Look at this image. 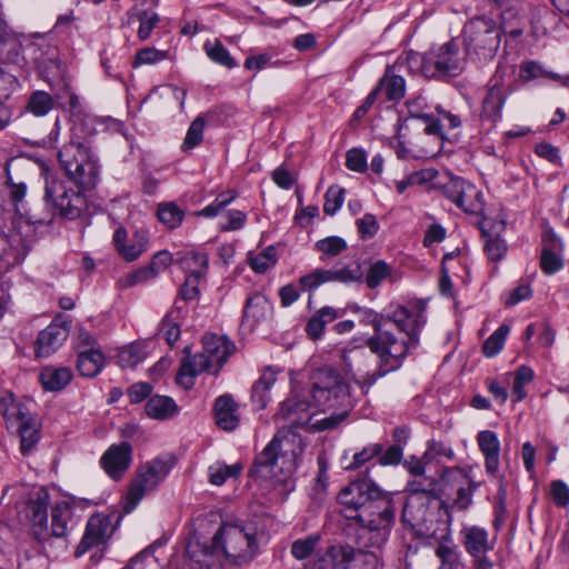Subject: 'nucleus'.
<instances>
[{
	"instance_id": "21",
	"label": "nucleus",
	"mask_w": 569,
	"mask_h": 569,
	"mask_svg": "<svg viewBox=\"0 0 569 569\" xmlns=\"http://www.w3.org/2000/svg\"><path fill=\"white\" fill-rule=\"evenodd\" d=\"M113 243L118 253L126 261H133L147 250L149 243L148 232L140 229L129 237L127 230L120 227L113 233Z\"/></svg>"
},
{
	"instance_id": "47",
	"label": "nucleus",
	"mask_w": 569,
	"mask_h": 569,
	"mask_svg": "<svg viewBox=\"0 0 569 569\" xmlns=\"http://www.w3.org/2000/svg\"><path fill=\"white\" fill-rule=\"evenodd\" d=\"M242 470L240 463L226 465L217 461L209 467V481L214 486L223 485L228 479L237 478Z\"/></svg>"
},
{
	"instance_id": "4",
	"label": "nucleus",
	"mask_w": 569,
	"mask_h": 569,
	"mask_svg": "<svg viewBox=\"0 0 569 569\" xmlns=\"http://www.w3.org/2000/svg\"><path fill=\"white\" fill-rule=\"evenodd\" d=\"M212 539L216 550L230 563H248L259 551L258 528L253 522L223 523Z\"/></svg>"
},
{
	"instance_id": "59",
	"label": "nucleus",
	"mask_w": 569,
	"mask_h": 569,
	"mask_svg": "<svg viewBox=\"0 0 569 569\" xmlns=\"http://www.w3.org/2000/svg\"><path fill=\"white\" fill-rule=\"evenodd\" d=\"M485 251L488 258L492 261L500 260L507 251L505 241L498 237L489 233H483Z\"/></svg>"
},
{
	"instance_id": "62",
	"label": "nucleus",
	"mask_w": 569,
	"mask_h": 569,
	"mask_svg": "<svg viewBox=\"0 0 569 569\" xmlns=\"http://www.w3.org/2000/svg\"><path fill=\"white\" fill-rule=\"evenodd\" d=\"M224 218L227 222L221 224L220 229L222 231L240 230L244 227L247 221L246 212L236 209L228 210Z\"/></svg>"
},
{
	"instance_id": "13",
	"label": "nucleus",
	"mask_w": 569,
	"mask_h": 569,
	"mask_svg": "<svg viewBox=\"0 0 569 569\" xmlns=\"http://www.w3.org/2000/svg\"><path fill=\"white\" fill-rule=\"evenodd\" d=\"M396 508L391 498L381 495L373 499L368 507L363 508L357 515H348V518L356 519L363 528L371 531L390 528L395 521Z\"/></svg>"
},
{
	"instance_id": "6",
	"label": "nucleus",
	"mask_w": 569,
	"mask_h": 569,
	"mask_svg": "<svg viewBox=\"0 0 569 569\" xmlns=\"http://www.w3.org/2000/svg\"><path fill=\"white\" fill-rule=\"evenodd\" d=\"M502 30L492 19L477 17L463 27L467 56L472 62L483 64L491 61L500 47Z\"/></svg>"
},
{
	"instance_id": "5",
	"label": "nucleus",
	"mask_w": 569,
	"mask_h": 569,
	"mask_svg": "<svg viewBox=\"0 0 569 569\" xmlns=\"http://www.w3.org/2000/svg\"><path fill=\"white\" fill-rule=\"evenodd\" d=\"M82 188L72 180L48 177L43 196L48 213L42 218L50 219V221L46 223H50L56 214L70 220L79 218L87 209V199Z\"/></svg>"
},
{
	"instance_id": "10",
	"label": "nucleus",
	"mask_w": 569,
	"mask_h": 569,
	"mask_svg": "<svg viewBox=\"0 0 569 569\" xmlns=\"http://www.w3.org/2000/svg\"><path fill=\"white\" fill-rule=\"evenodd\" d=\"M440 488V480L437 481L433 477H415L407 483V489L410 492L405 506L403 518L411 517L413 520H422L425 518V510H422L423 502H431L438 498Z\"/></svg>"
},
{
	"instance_id": "46",
	"label": "nucleus",
	"mask_w": 569,
	"mask_h": 569,
	"mask_svg": "<svg viewBox=\"0 0 569 569\" xmlns=\"http://www.w3.org/2000/svg\"><path fill=\"white\" fill-rule=\"evenodd\" d=\"M320 539L319 535L312 533L305 538L295 540L290 548L291 556L299 561L307 560L318 551L317 547Z\"/></svg>"
},
{
	"instance_id": "28",
	"label": "nucleus",
	"mask_w": 569,
	"mask_h": 569,
	"mask_svg": "<svg viewBox=\"0 0 569 569\" xmlns=\"http://www.w3.org/2000/svg\"><path fill=\"white\" fill-rule=\"evenodd\" d=\"M273 306L271 301L263 295L254 292L250 295L246 301L243 310V323L249 328L266 322L271 319Z\"/></svg>"
},
{
	"instance_id": "32",
	"label": "nucleus",
	"mask_w": 569,
	"mask_h": 569,
	"mask_svg": "<svg viewBox=\"0 0 569 569\" xmlns=\"http://www.w3.org/2000/svg\"><path fill=\"white\" fill-rule=\"evenodd\" d=\"M214 418L219 428L232 431L239 425L238 403L229 395L220 396L214 401Z\"/></svg>"
},
{
	"instance_id": "20",
	"label": "nucleus",
	"mask_w": 569,
	"mask_h": 569,
	"mask_svg": "<svg viewBox=\"0 0 569 569\" xmlns=\"http://www.w3.org/2000/svg\"><path fill=\"white\" fill-rule=\"evenodd\" d=\"M132 460V447L123 441L112 445L102 455L100 465L106 473L113 480H119L129 469Z\"/></svg>"
},
{
	"instance_id": "37",
	"label": "nucleus",
	"mask_w": 569,
	"mask_h": 569,
	"mask_svg": "<svg viewBox=\"0 0 569 569\" xmlns=\"http://www.w3.org/2000/svg\"><path fill=\"white\" fill-rule=\"evenodd\" d=\"M104 355L101 348L80 349L77 360V369L81 376L96 377L104 366Z\"/></svg>"
},
{
	"instance_id": "56",
	"label": "nucleus",
	"mask_w": 569,
	"mask_h": 569,
	"mask_svg": "<svg viewBox=\"0 0 569 569\" xmlns=\"http://www.w3.org/2000/svg\"><path fill=\"white\" fill-rule=\"evenodd\" d=\"M437 458H447L448 460H453V449L442 441L430 440L427 443V450L425 451L422 459H425L426 462H430Z\"/></svg>"
},
{
	"instance_id": "49",
	"label": "nucleus",
	"mask_w": 569,
	"mask_h": 569,
	"mask_svg": "<svg viewBox=\"0 0 569 569\" xmlns=\"http://www.w3.org/2000/svg\"><path fill=\"white\" fill-rule=\"evenodd\" d=\"M146 358L144 349L138 343L123 347L118 355V362L122 368H133Z\"/></svg>"
},
{
	"instance_id": "60",
	"label": "nucleus",
	"mask_w": 569,
	"mask_h": 569,
	"mask_svg": "<svg viewBox=\"0 0 569 569\" xmlns=\"http://www.w3.org/2000/svg\"><path fill=\"white\" fill-rule=\"evenodd\" d=\"M139 21L138 37L140 40H147L158 24L159 16L154 12L142 11L139 14Z\"/></svg>"
},
{
	"instance_id": "16",
	"label": "nucleus",
	"mask_w": 569,
	"mask_h": 569,
	"mask_svg": "<svg viewBox=\"0 0 569 569\" xmlns=\"http://www.w3.org/2000/svg\"><path fill=\"white\" fill-rule=\"evenodd\" d=\"M113 532L111 519L97 513L89 518L83 537L74 550L77 558L82 557L92 548L102 549Z\"/></svg>"
},
{
	"instance_id": "19",
	"label": "nucleus",
	"mask_w": 569,
	"mask_h": 569,
	"mask_svg": "<svg viewBox=\"0 0 569 569\" xmlns=\"http://www.w3.org/2000/svg\"><path fill=\"white\" fill-rule=\"evenodd\" d=\"M69 336V321L62 317L56 318L49 326L41 330L36 342L38 357H49L56 352Z\"/></svg>"
},
{
	"instance_id": "63",
	"label": "nucleus",
	"mask_w": 569,
	"mask_h": 569,
	"mask_svg": "<svg viewBox=\"0 0 569 569\" xmlns=\"http://www.w3.org/2000/svg\"><path fill=\"white\" fill-rule=\"evenodd\" d=\"M549 495L558 507L569 505V487L562 480L551 482Z\"/></svg>"
},
{
	"instance_id": "9",
	"label": "nucleus",
	"mask_w": 569,
	"mask_h": 569,
	"mask_svg": "<svg viewBox=\"0 0 569 569\" xmlns=\"http://www.w3.org/2000/svg\"><path fill=\"white\" fill-rule=\"evenodd\" d=\"M172 463L156 458L140 468L127 493L126 511L130 512L148 492L154 490L169 475Z\"/></svg>"
},
{
	"instance_id": "57",
	"label": "nucleus",
	"mask_w": 569,
	"mask_h": 569,
	"mask_svg": "<svg viewBox=\"0 0 569 569\" xmlns=\"http://www.w3.org/2000/svg\"><path fill=\"white\" fill-rule=\"evenodd\" d=\"M345 200V189L338 186H331L328 188L325 194L323 211L333 216L342 206Z\"/></svg>"
},
{
	"instance_id": "40",
	"label": "nucleus",
	"mask_w": 569,
	"mask_h": 569,
	"mask_svg": "<svg viewBox=\"0 0 569 569\" xmlns=\"http://www.w3.org/2000/svg\"><path fill=\"white\" fill-rule=\"evenodd\" d=\"M339 317L337 309L332 307H323L318 310L307 322L306 331L312 339H318L322 336L325 328Z\"/></svg>"
},
{
	"instance_id": "3",
	"label": "nucleus",
	"mask_w": 569,
	"mask_h": 569,
	"mask_svg": "<svg viewBox=\"0 0 569 569\" xmlns=\"http://www.w3.org/2000/svg\"><path fill=\"white\" fill-rule=\"evenodd\" d=\"M88 124L87 120L74 124L72 138L59 150L58 160L69 180L90 189L98 183L100 166L90 146L79 137Z\"/></svg>"
},
{
	"instance_id": "48",
	"label": "nucleus",
	"mask_w": 569,
	"mask_h": 569,
	"mask_svg": "<svg viewBox=\"0 0 569 569\" xmlns=\"http://www.w3.org/2000/svg\"><path fill=\"white\" fill-rule=\"evenodd\" d=\"M54 106V99L48 92L39 90L30 96L26 110L34 117H44Z\"/></svg>"
},
{
	"instance_id": "41",
	"label": "nucleus",
	"mask_w": 569,
	"mask_h": 569,
	"mask_svg": "<svg viewBox=\"0 0 569 569\" xmlns=\"http://www.w3.org/2000/svg\"><path fill=\"white\" fill-rule=\"evenodd\" d=\"M71 519V509L64 503H57L51 508L50 538H63L68 533V523Z\"/></svg>"
},
{
	"instance_id": "55",
	"label": "nucleus",
	"mask_w": 569,
	"mask_h": 569,
	"mask_svg": "<svg viewBox=\"0 0 569 569\" xmlns=\"http://www.w3.org/2000/svg\"><path fill=\"white\" fill-rule=\"evenodd\" d=\"M533 370L529 367L521 366L515 373L512 382V393L516 401H521L526 398L527 393L525 386L532 381Z\"/></svg>"
},
{
	"instance_id": "30",
	"label": "nucleus",
	"mask_w": 569,
	"mask_h": 569,
	"mask_svg": "<svg viewBox=\"0 0 569 569\" xmlns=\"http://www.w3.org/2000/svg\"><path fill=\"white\" fill-rule=\"evenodd\" d=\"M477 445L485 457L487 473L491 476L496 475L500 465V441L497 433L491 430L478 432Z\"/></svg>"
},
{
	"instance_id": "8",
	"label": "nucleus",
	"mask_w": 569,
	"mask_h": 569,
	"mask_svg": "<svg viewBox=\"0 0 569 569\" xmlns=\"http://www.w3.org/2000/svg\"><path fill=\"white\" fill-rule=\"evenodd\" d=\"M467 57L456 41H449L422 57L421 72L427 78L457 77L463 72Z\"/></svg>"
},
{
	"instance_id": "36",
	"label": "nucleus",
	"mask_w": 569,
	"mask_h": 569,
	"mask_svg": "<svg viewBox=\"0 0 569 569\" xmlns=\"http://www.w3.org/2000/svg\"><path fill=\"white\" fill-rule=\"evenodd\" d=\"M20 438V450L23 455H29L40 441V422L34 415L23 420L14 427Z\"/></svg>"
},
{
	"instance_id": "51",
	"label": "nucleus",
	"mask_w": 569,
	"mask_h": 569,
	"mask_svg": "<svg viewBox=\"0 0 569 569\" xmlns=\"http://www.w3.org/2000/svg\"><path fill=\"white\" fill-rule=\"evenodd\" d=\"M206 121L202 117H197L190 124L184 140L181 144L182 151H189L199 146L203 139Z\"/></svg>"
},
{
	"instance_id": "15",
	"label": "nucleus",
	"mask_w": 569,
	"mask_h": 569,
	"mask_svg": "<svg viewBox=\"0 0 569 569\" xmlns=\"http://www.w3.org/2000/svg\"><path fill=\"white\" fill-rule=\"evenodd\" d=\"M363 271L360 264L347 266L332 269H316L312 272L300 277L299 284L303 291H313L321 284L330 281L341 283L361 282Z\"/></svg>"
},
{
	"instance_id": "29",
	"label": "nucleus",
	"mask_w": 569,
	"mask_h": 569,
	"mask_svg": "<svg viewBox=\"0 0 569 569\" xmlns=\"http://www.w3.org/2000/svg\"><path fill=\"white\" fill-rule=\"evenodd\" d=\"M190 569H219L221 552L216 550L213 540L210 546L190 542L187 548Z\"/></svg>"
},
{
	"instance_id": "14",
	"label": "nucleus",
	"mask_w": 569,
	"mask_h": 569,
	"mask_svg": "<svg viewBox=\"0 0 569 569\" xmlns=\"http://www.w3.org/2000/svg\"><path fill=\"white\" fill-rule=\"evenodd\" d=\"M460 536L466 551L475 560V569H491L492 561L486 553L495 548V539L489 537L487 529L479 526H465Z\"/></svg>"
},
{
	"instance_id": "31",
	"label": "nucleus",
	"mask_w": 569,
	"mask_h": 569,
	"mask_svg": "<svg viewBox=\"0 0 569 569\" xmlns=\"http://www.w3.org/2000/svg\"><path fill=\"white\" fill-rule=\"evenodd\" d=\"M31 415L28 407L12 392H6L0 397V416L8 428H14Z\"/></svg>"
},
{
	"instance_id": "38",
	"label": "nucleus",
	"mask_w": 569,
	"mask_h": 569,
	"mask_svg": "<svg viewBox=\"0 0 569 569\" xmlns=\"http://www.w3.org/2000/svg\"><path fill=\"white\" fill-rule=\"evenodd\" d=\"M561 250V239L556 236H551L545 244L541 253L540 264L543 272L547 274H552L562 268L563 262L560 256Z\"/></svg>"
},
{
	"instance_id": "11",
	"label": "nucleus",
	"mask_w": 569,
	"mask_h": 569,
	"mask_svg": "<svg viewBox=\"0 0 569 569\" xmlns=\"http://www.w3.org/2000/svg\"><path fill=\"white\" fill-rule=\"evenodd\" d=\"M341 359L346 373L352 376L356 383L362 389V392H367L382 377L379 376L382 370L381 363L378 370L373 372L368 371L371 356L363 348L355 347L346 350ZM379 361L381 362L380 358Z\"/></svg>"
},
{
	"instance_id": "58",
	"label": "nucleus",
	"mask_w": 569,
	"mask_h": 569,
	"mask_svg": "<svg viewBox=\"0 0 569 569\" xmlns=\"http://www.w3.org/2000/svg\"><path fill=\"white\" fill-rule=\"evenodd\" d=\"M316 248L327 257H335L347 248V243L342 238L332 236L317 241Z\"/></svg>"
},
{
	"instance_id": "1",
	"label": "nucleus",
	"mask_w": 569,
	"mask_h": 569,
	"mask_svg": "<svg viewBox=\"0 0 569 569\" xmlns=\"http://www.w3.org/2000/svg\"><path fill=\"white\" fill-rule=\"evenodd\" d=\"M353 401L350 386L335 369L316 370L311 376V390L293 387L281 403L278 419L284 425L257 456L251 477L270 481L277 497H286L295 489L292 473L306 447L300 435L292 429H333L347 417Z\"/></svg>"
},
{
	"instance_id": "39",
	"label": "nucleus",
	"mask_w": 569,
	"mask_h": 569,
	"mask_svg": "<svg viewBox=\"0 0 569 569\" xmlns=\"http://www.w3.org/2000/svg\"><path fill=\"white\" fill-rule=\"evenodd\" d=\"M146 412L152 419L166 420L178 412V406L172 398L157 395L148 400Z\"/></svg>"
},
{
	"instance_id": "54",
	"label": "nucleus",
	"mask_w": 569,
	"mask_h": 569,
	"mask_svg": "<svg viewBox=\"0 0 569 569\" xmlns=\"http://www.w3.org/2000/svg\"><path fill=\"white\" fill-rule=\"evenodd\" d=\"M158 217L162 223L173 229L181 223L183 211L173 202L161 203L158 207Z\"/></svg>"
},
{
	"instance_id": "25",
	"label": "nucleus",
	"mask_w": 569,
	"mask_h": 569,
	"mask_svg": "<svg viewBox=\"0 0 569 569\" xmlns=\"http://www.w3.org/2000/svg\"><path fill=\"white\" fill-rule=\"evenodd\" d=\"M508 98V91L498 79H491L487 93L482 100L481 117L497 122L502 117V109Z\"/></svg>"
},
{
	"instance_id": "7",
	"label": "nucleus",
	"mask_w": 569,
	"mask_h": 569,
	"mask_svg": "<svg viewBox=\"0 0 569 569\" xmlns=\"http://www.w3.org/2000/svg\"><path fill=\"white\" fill-rule=\"evenodd\" d=\"M478 487L479 483L476 482L462 468L448 467L441 470L439 488L440 493L442 496L449 497L452 491L456 492V497L452 499L450 505L446 501H441L440 505L441 509H443L446 512L448 525H451L452 522L450 509H468L472 505V497Z\"/></svg>"
},
{
	"instance_id": "61",
	"label": "nucleus",
	"mask_w": 569,
	"mask_h": 569,
	"mask_svg": "<svg viewBox=\"0 0 569 569\" xmlns=\"http://www.w3.org/2000/svg\"><path fill=\"white\" fill-rule=\"evenodd\" d=\"M121 569H160V565L150 552L142 551Z\"/></svg>"
},
{
	"instance_id": "17",
	"label": "nucleus",
	"mask_w": 569,
	"mask_h": 569,
	"mask_svg": "<svg viewBox=\"0 0 569 569\" xmlns=\"http://www.w3.org/2000/svg\"><path fill=\"white\" fill-rule=\"evenodd\" d=\"M360 551L346 543H335L318 550L305 569H348Z\"/></svg>"
},
{
	"instance_id": "45",
	"label": "nucleus",
	"mask_w": 569,
	"mask_h": 569,
	"mask_svg": "<svg viewBox=\"0 0 569 569\" xmlns=\"http://www.w3.org/2000/svg\"><path fill=\"white\" fill-rule=\"evenodd\" d=\"M180 264L186 277H196L200 279L207 270L208 257L204 253L189 252L180 259Z\"/></svg>"
},
{
	"instance_id": "26",
	"label": "nucleus",
	"mask_w": 569,
	"mask_h": 569,
	"mask_svg": "<svg viewBox=\"0 0 569 569\" xmlns=\"http://www.w3.org/2000/svg\"><path fill=\"white\" fill-rule=\"evenodd\" d=\"M48 500L47 493L39 496L37 499L30 500L27 506V516L31 523L33 537L39 542H44L50 539L48 526Z\"/></svg>"
},
{
	"instance_id": "64",
	"label": "nucleus",
	"mask_w": 569,
	"mask_h": 569,
	"mask_svg": "<svg viewBox=\"0 0 569 569\" xmlns=\"http://www.w3.org/2000/svg\"><path fill=\"white\" fill-rule=\"evenodd\" d=\"M346 167L356 172H362L367 169V157L361 149L353 148L346 154Z\"/></svg>"
},
{
	"instance_id": "24",
	"label": "nucleus",
	"mask_w": 569,
	"mask_h": 569,
	"mask_svg": "<svg viewBox=\"0 0 569 569\" xmlns=\"http://www.w3.org/2000/svg\"><path fill=\"white\" fill-rule=\"evenodd\" d=\"M203 352L208 359V365L213 372H218L229 356L233 352V343L226 337L217 335H206L203 337Z\"/></svg>"
},
{
	"instance_id": "42",
	"label": "nucleus",
	"mask_w": 569,
	"mask_h": 569,
	"mask_svg": "<svg viewBox=\"0 0 569 569\" xmlns=\"http://www.w3.org/2000/svg\"><path fill=\"white\" fill-rule=\"evenodd\" d=\"M203 50L211 61L232 69L237 66L236 60L230 56L227 48L219 39L207 40L203 44Z\"/></svg>"
},
{
	"instance_id": "52",
	"label": "nucleus",
	"mask_w": 569,
	"mask_h": 569,
	"mask_svg": "<svg viewBox=\"0 0 569 569\" xmlns=\"http://www.w3.org/2000/svg\"><path fill=\"white\" fill-rule=\"evenodd\" d=\"M390 273L391 267L387 262L378 260L369 267L365 277L366 284L370 289H375L380 286L381 282L390 276Z\"/></svg>"
},
{
	"instance_id": "33",
	"label": "nucleus",
	"mask_w": 569,
	"mask_h": 569,
	"mask_svg": "<svg viewBox=\"0 0 569 569\" xmlns=\"http://www.w3.org/2000/svg\"><path fill=\"white\" fill-rule=\"evenodd\" d=\"M187 313L186 307L174 301L173 307L167 312L161 325L159 335H161L169 346H173L180 337V323Z\"/></svg>"
},
{
	"instance_id": "12",
	"label": "nucleus",
	"mask_w": 569,
	"mask_h": 569,
	"mask_svg": "<svg viewBox=\"0 0 569 569\" xmlns=\"http://www.w3.org/2000/svg\"><path fill=\"white\" fill-rule=\"evenodd\" d=\"M382 490L371 479H359L345 487L338 495V501L346 509V516L357 515L377 498Z\"/></svg>"
},
{
	"instance_id": "27",
	"label": "nucleus",
	"mask_w": 569,
	"mask_h": 569,
	"mask_svg": "<svg viewBox=\"0 0 569 569\" xmlns=\"http://www.w3.org/2000/svg\"><path fill=\"white\" fill-rule=\"evenodd\" d=\"M186 356L182 358L179 371L177 373V382L186 389L194 385V378L203 371H212L208 365V359L200 353L191 356L190 348H184Z\"/></svg>"
},
{
	"instance_id": "53",
	"label": "nucleus",
	"mask_w": 569,
	"mask_h": 569,
	"mask_svg": "<svg viewBox=\"0 0 569 569\" xmlns=\"http://www.w3.org/2000/svg\"><path fill=\"white\" fill-rule=\"evenodd\" d=\"M509 333V327L506 325L500 326L483 343V353L491 358L497 356L503 348L506 338Z\"/></svg>"
},
{
	"instance_id": "35",
	"label": "nucleus",
	"mask_w": 569,
	"mask_h": 569,
	"mask_svg": "<svg viewBox=\"0 0 569 569\" xmlns=\"http://www.w3.org/2000/svg\"><path fill=\"white\" fill-rule=\"evenodd\" d=\"M72 376V371L68 367L48 366L40 371L39 381L44 390L54 392L68 386Z\"/></svg>"
},
{
	"instance_id": "22",
	"label": "nucleus",
	"mask_w": 569,
	"mask_h": 569,
	"mask_svg": "<svg viewBox=\"0 0 569 569\" xmlns=\"http://www.w3.org/2000/svg\"><path fill=\"white\" fill-rule=\"evenodd\" d=\"M7 180L6 186L8 189L9 199L14 206L16 212L26 218L29 223L43 224L50 219L42 218V216L34 214L27 209L26 196L28 190L27 181L11 174L10 166L6 168Z\"/></svg>"
},
{
	"instance_id": "44",
	"label": "nucleus",
	"mask_w": 569,
	"mask_h": 569,
	"mask_svg": "<svg viewBox=\"0 0 569 569\" xmlns=\"http://www.w3.org/2000/svg\"><path fill=\"white\" fill-rule=\"evenodd\" d=\"M520 77L526 81L537 78H551L553 80L559 81L561 84L569 87V76L561 77L557 73L549 72L545 70L543 67L536 61H526L521 63Z\"/></svg>"
},
{
	"instance_id": "2",
	"label": "nucleus",
	"mask_w": 569,
	"mask_h": 569,
	"mask_svg": "<svg viewBox=\"0 0 569 569\" xmlns=\"http://www.w3.org/2000/svg\"><path fill=\"white\" fill-rule=\"evenodd\" d=\"M425 309L423 303L412 302L398 306L382 316L370 308L350 306L351 312L358 315L360 323L375 329L367 346L381 359L382 370L379 376L397 370L403 359L418 347L420 331L426 323Z\"/></svg>"
},
{
	"instance_id": "43",
	"label": "nucleus",
	"mask_w": 569,
	"mask_h": 569,
	"mask_svg": "<svg viewBox=\"0 0 569 569\" xmlns=\"http://www.w3.org/2000/svg\"><path fill=\"white\" fill-rule=\"evenodd\" d=\"M455 203L466 212L476 213L482 208V194L472 183L466 181L463 190Z\"/></svg>"
},
{
	"instance_id": "50",
	"label": "nucleus",
	"mask_w": 569,
	"mask_h": 569,
	"mask_svg": "<svg viewBox=\"0 0 569 569\" xmlns=\"http://www.w3.org/2000/svg\"><path fill=\"white\" fill-rule=\"evenodd\" d=\"M277 262V252L273 247H268L253 257H249L251 269L258 273H264Z\"/></svg>"
},
{
	"instance_id": "34",
	"label": "nucleus",
	"mask_w": 569,
	"mask_h": 569,
	"mask_svg": "<svg viewBox=\"0 0 569 569\" xmlns=\"http://www.w3.org/2000/svg\"><path fill=\"white\" fill-rule=\"evenodd\" d=\"M278 369L267 367L251 390V400L258 410L264 409L270 401V389L277 380Z\"/></svg>"
},
{
	"instance_id": "18",
	"label": "nucleus",
	"mask_w": 569,
	"mask_h": 569,
	"mask_svg": "<svg viewBox=\"0 0 569 569\" xmlns=\"http://www.w3.org/2000/svg\"><path fill=\"white\" fill-rule=\"evenodd\" d=\"M30 249V240L20 227L13 226L8 231L0 228V260L14 266L24 260Z\"/></svg>"
},
{
	"instance_id": "23",
	"label": "nucleus",
	"mask_w": 569,
	"mask_h": 569,
	"mask_svg": "<svg viewBox=\"0 0 569 569\" xmlns=\"http://www.w3.org/2000/svg\"><path fill=\"white\" fill-rule=\"evenodd\" d=\"M370 93H375L378 102L399 101L406 94V80L398 73L396 66H388Z\"/></svg>"
}]
</instances>
